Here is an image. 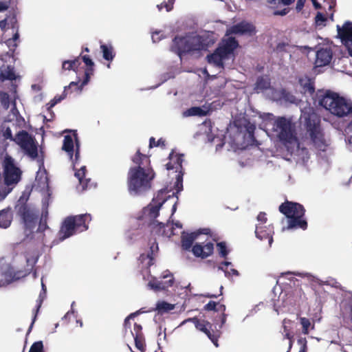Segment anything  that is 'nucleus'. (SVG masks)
<instances>
[{
    "instance_id": "obj_1",
    "label": "nucleus",
    "mask_w": 352,
    "mask_h": 352,
    "mask_svg": "<svg viewBox=\"0 0 352 352\" xmlns=\"http://www.w3.org/2000/svg\"><path fill=\"white\" fill-rule=\"evenodd\" d=\"M134 164L127 173V187L130 195H140L152 187V181L155 177L148 155L142 154L140 149L131 157Z\"/></svg>"
},
{
    "instance_id": "obj_2",
    "label": "nucleus",
    "mask_w": 352,
    "mask_h": 352,
    "mask_svg": "<svg viewBox=\"0 0 352 352\" xmlns=\"http://www.w3.org/2000/svg\"><path fill=\"white\" fill-rule=\"evenodd\" d=\"M318 104L338 118L352 115V101L327 89H318L314 98Z\"/></svg>"
},
{
    "instance_id": "obj_3",
    "label": "nucleus",
    "mask_w": 352,
    "mask_h": 352,
    "mask_svg": "<svg viewBox=\"0 0 352 352\" xmlns=\"http://www.w3.org/2000/svg\"><path fill=\"white\" fill-rule=\"evenodd\" d=\"M306 135L310 144L317 151L324 152L330 145V140L324 135L320 125V117L314 111L303 115Z\"/></svg>"
},
{
    "instance_id": "obj_4",
    "label": "nucleus",
    "mask_w": 352,
    "mask_h": 352,
    "mask_svg": "<svg viewBox=\"0 0 352 352\" xmlns=\"http://www.w3.org/2000/svg\"><path fill=\"white\" fill-rule=\"evenodd\" d=\"M76 141V149L74 151V140L72 137L70 135H66L64 137L63 139V143L62 146V149L65 151L69 157V160L72 162L74 169L75 171V176L77 177L79 182V184L81 186V190H86L87 189H90L92 186L93 183L91 181V179H87L85 178L86 175V166H82L79 169H77L76 168V165L78 163L79 158H80V150H79V144H78V140L77 137V133L74 134Z\"/></svg>"
},
{
    "instance_id": "obj_5",
    "label": "nucleus",
    "mask_w": 352,
    "mask_h": 352,
    "mask_svg": "<svg viewBox=\"0 0 352 352\" xmlns=\"http://www.w3.org/2000/svg\"><path fill=\"white\" fill-rule=\"evenodd\" d=\"M278 210L287 218V228L288 230L302 229L305 230L307 228V222L304 218L305 209L302 204L286 200L279 206Z\"/></svg>"
},
{
    "instance_id": "obj_6",
    "label": "nucleus",
    "mask_w": 352,
    "mask_h": 352,
    "mask_svg": "<svg viewBox=\"0 0 352 352\" xmlns=\"http://www.w3.org/2000/svg\"><path fill=\"white\" fill-rule=\"evenodd\" d=\"M91 217L89 214L67 217L61 223L58 231V237L63 241L78 232L86 231Z\"/></svg>"
},
{
    "instance_id": "obj_7",
    "label": "nucleus",
    "mask_w": 352,
    "mask_h": 352,
    "mask_svg": "<svg viewBox=\"0 0 352 352\" xmlns=\"http://www.w3.org/2000/svg\"><path fill=\"white\" fill-rule=\"evenodd\" d=\"M273 131L278 140L287 148L298 144L296 124L285 117H278L273 124Z\"/></svg>"
},
{
    "instance_id": "obj_8",
    "label": "nucleus",
    "mask_w": 352,
    "mask_h": 352,
    "mask_svg": "<svg viewBox=\"0 0 352 352\" xmlns=\"http://www.w3.org/2000/svg\"><path fill=\"white\" fill-rule=\"evenodd\" d=\"M170 50L179 56L190 52L201 50L200 38L175 36L173 40Z\"/></svg>"
},
{
    "instance_id": "obj_9",
    "label": "nucleus",
    "mask_w": 352,
    "mask_h": 352,
    "mask_svg": "<svg viewBox=\"0 0 352 352\" xmlns=\"http://www.w3.org/2000/svg\"><path fill=\"white\" fill-rule=\"evenodd\" d=\"M2 166L5 184L8 186L16 184L21 180L22 171L16 166L14 159L10 155H6Z\"/></svg>"
},
{
    "instance_id": "obj_10",
    "label": "nucleus",
    "mask_w": 352,
    "mask_h": 352,
    "mask_svg": "<svg viewBox=\"0 0 352 352\" xmlns=\"http://www.w3.org/2000/svg\"><path fill=\"white\" fill-rule=\"evenodd\" d=\"M16 142L30 157L35 159L38 156V150L33 138L25 131H21L16 137Z\"/></svg>"
},
{
    "instance_id": "obj_11",
    "label": "nucleus",
    "mask_w": 352,
    "mask_h": 352,
    "mask_svg": "<svg viewBox=\"0 0 352 352\" xmlns=\"http://www.w3.org/2000/svg\"><path fill=\"white\" fill-rule=\"evenodd\" d=\"M80 60H82L87 66L85 70V77L83 80L79 85L78 82H72L69 85V88L75 87L78 91H81L83 87L86 85L90 80L91 76L94 72V63L89 55H80Z\"/></svg>"
},
{
    "instance_id": "obj_12",
    "label": "nucleus",
    "mask_w": 352,
    "mask_h": 352,
    "mask_svg": "<svg viewBox=\"0 0 352 352\" xmlns=\"http://www.w3.org/2000/svg\"><path fill=\"white\" fill-rule=\"evenodd\" d=\"M188 320L193 322L197 329L204 333L216 347L219 346L218 338L219 336L214 333H211L212 324L210 322L205 320L199 319L197 317L189 318Z\"/></svg>"
},
{
    "instance_id": "obj_13",
    "label": "nucleus",
    "mask_w": 352,
    "mask_h": 352,
    "mask_svg": "<svg viewBox=\"0 0 352 352\" xmlns=\"http://www.w3.org/2000/svg\"><path fill=\"white\" fill-rule=\"evenodd\" d=\"M210 230L208 228L203 229L191 233H186L183 232L181 236L182 248L184 250H190L192 248L194 241L201 234H208Z\"/></svg>"
},
{
    "instance_id": "obj_14",
    "label": "nucleus",
    "mask_w": 352,
    "mask_h": 352,
    "mask_svg": "<svg viewBox=\"0 0 352 352\" xmlns=\"http://www.w3.org/2000/svg\"><path fill=\"white\" fill-rule=\"evenodd\" d=\"M191 250L195 256L206 258L213 254L214 244L212 242H208L205 245L201 243H196L192 246Z\"/></svg>"
},
{
    "instance_id": "obj_15",
    "label": "nucleus",
    "mask_w": 352,
    "mask_h": 352,
    "mask_svg": "<svg viewBox=\"0 0 352 352\" xmlns=\"http://www.w3.org/2000/svg\"><path fill=\"white\" fill-rule=\"evenodd\" d=\"M333 57V52L329 47H322L316 52L315 64L317 67L329 65Z\"/></svg>"
},
{
    "instance_id": "obj_16",
    "label": "nucleus",
    "mask_w": 352,
    "mask_h": 352,
    "mask_svg": "<svg viewBox=\"0 0 352 352\" xmlns=\"http://www.w3.org/2000/svg\"><path fill=\"white\" fill-rule=\"evenodd\" d=\"M166 274H164L162 276V278H170L168 280L163 281V280H159L156 278H153V280H150L148 283V286L156 291H160V290H165L168 287L173 286L174 283V278L173 277V275L168 272L166 271Z\"/></svg>"
},
{
    "instance_id": "obj_17",
    "label": "nucleus",
    "mask_w": 352,
    "mask_h": 352,
    "mask_svg": "<svg viewBox=\"0 0 352 352\" xmlns=\"http://www.w3.org/2000/svg\"><path fill=\"white\" fill-rule=\"evenodd\" d=\"M273 227L270 225L267 226L263 224H258L256 226V236L261 241L267 239L270 246H271L273 242Z\"/></svg>"
},
{
    "instance_id": "obj_18",
    "label": "nucleus",
    "mask_w": 352,
    "mask_h": 352,
    "mask_svg": "<svg viewBox=\"0 0 352 352\" xmlns=\"http://www.w3.org/2000/svg\"><path fill=\"white\" fill-rule=\"evenodd\" d=\"M18 214L27 227L32 226V225L34 223L36 219L34 213L25 204H21L19 206Z\"/></svg>"
},
{
    "instance_id": "obj_19",
    "label": "nucleus",
    "mask_w": 352,
    "mask_h": 352,
    "mask_svg": "<svg viewBox=\"0 0 352 352\" xmlns=\"http://www.w3.org/2000/svg\"><path fill=\"white\" fill-rule=\"evenodd\" d=\"M184 155L183 154H175L173 151L168 156L170 162L166 164V169L167 170H173L175 169L176 172H179V174L184 173L182 172V162L184 161Z\"/></svg>"
},
{
    "instance_id": "obj_20",
    "label": "nucleus",
    "mask_w": 352,
    "mask_h": 352,
    "mask_svg": "<svg viewBox=\"0 0 352 352\" xmlns=\"http://www.w3.org/2000/svg\"><path fill=\"white\" fill-rule=\"evenodd\" d=\"M255 27L250 23L241 22L233 25L230 30V33L231 34H252L255 32Z\"/></svg>"
},
{
    "instance_id": "obj_21",
    "label": "nucleus",
    "mask_w": 352,
    "mask_h": 352,
    "mask_svg": "<svg viewBox=\"0 0 352 352\" xmlns=\"http://www.w3.org/2000/svg\"><path fill=\"white\" fill-rule=\"evenodd\" d=\"M239 46L238 41L234 37H229L226 40H223V43L222 45L217 47L219 51H220L223 56H226V57L232 54L235 49H236Z\"/></svg>"
},
{
    "instance_id": "obj_22",
    "label": "nucleus",
    "mask_w": 352,
    "mask_h": 352,
    "mask_svg": "<svg viewBox=\"0 0 352 352\" xmlns=\"http://www.w3.org/2000/svg\"><path fill=\"white\" fill-rule=\"evenodd\" d=\"M299 84L302 88V92L305 94L313 96L315 93V85L314 80L305 76L299 79Z\"/></svg>"
},
{
    "instance_id": "obj_23",
    "label": "nucleus",
    "mask_w": 352,
    "mask_h": 352,
    "mask_svg": "<svg viewBox=\"0 0 352 352\" xmlns=\"http://www.w3.org/2000/svg\"><path fill=\"white\" fill-rule=\"evenodd\" d=\"M12 220V214L10 208L0 211V228H8Z\"/></svg>"
},
{
    "instance_id": "obj_24",
    "label": "nucleus",
    "mask_w": 352,
    "mask_h": 352,
    "mask_svg": "<svg viewBox=\"0 0 352 352\" xmlns=\"http://www.w3.org/2000/svg\"><path fill=\"white\" fill-rule=\"evenodd\" d=\"M226 56H223V54L219 51V49L214 51V53L208 54L207 56L208 62L209 63H213L214 65L217 67H223V60L226 58Z\"/></svg>"
},
{
    "instance_id": "obj_25",
    "label": "nucleus",
    "mask_w": 352,
    "mask_h": 352,
    "mask_svg": "<svg viewBox=\"0 0 352 352\" xmlns=\"http://www.w3.org/2000/svg\"><path fill=\"white\" fill-rule=\"evenodd\" d=\"M16 79V75L14 71V68L8 65L6 68L1 69L0 71V80L3 82L6 80H13Z\"/></svg>"
},
{
    "instance_id": "obj_26",
    "label": "nucleus",
    "mask_w": 352,
    "mask_h": 352,
    "mask_svg": "<svg viewBox=\"0 0 352 352\" xmlns=\"http://www.w3.org/2000/svg\"><path fill=\"white\" fill-rule=\"evenodd\" d=\"M102 57L108 61H112L116 56L111 45L102 44L100 45Z\"/></svg>"
},
{
    "instance_id": "obj_27",
    "label": "nucleus",
    "mask_w": 352,
    "mask_h": 352,
    "mask_svg": "<svg viewBox=\"0 0 352 352\" xmlns=\"http://www.w3.org/2000/svg\"><path fill=\"white\" fill-rule=\"evenodd\" d=\"M209 110H205L200 107H192L184 112L186 116H206L208 114Z\"/></svg>"
},
{
    "instance_id": "obj_28",
    "label": "nucleus",
    "mask_w": 352,
    "mask_h": 352,
    "mask_svg": "<svg viewBox=\"0 0 352 352\" xmlns=\"http://www.w3.org/2000/svg\"><path fill=\"white\" fill-rule=\"evenodd\" d=\"M270 87V81L267 78L259 76L255 83V89L256 91H264L269 89Z\"/></svg>"
},
{
    "instance_id": "obj_29",
    "label": "nucleus",
    "mask_w": 352,
    "mask_h": 352,
    "mask_svg": "<svg viewBox=\"0 0 352 352\" xmlns=\"http://www.w3.org/2000/svg\"><path fill=\"white\" fill-rule=\"evenodd\" d=\"M174 308L175 305L173 304L168 303L166 301H159L156 304L155 309L159 314H162L174 309Z\"/></svg>"
},
{
    "instance_id": "obj_30",
    "label": "nucleus",
    "mask_w": 352,
    "mask_h": 352,
    "mask_svg": "<svg viewBox=\"0 0 352 352\" xmlns=\"http://www.w3.org/2000/svg\"><path fill=\"white\" fill-rule=\"evenodd\" d=\"M153 246L151 247V252L146 254H141L138 261L143 263L145 261H147L146 267V268H149L151 266H152L154 264V257H153Z\"/></svg>"
},
{
    "instance_id": "obj_31",
    "label": "nucleus",
    "mask_w": 352,
    "mask_h": 352,
    "mask_svg": "<svg viewBox=\"0 0 352 352\" xmlns=\"http://www.w3.org/2000/svg\"><path fill=\"white\" fill-rule=\"evenodd\" d=\"M292 322L289 320L284 319L283 322V334L284 338H291L292 336L294 335L292 327H291Z\"/></svg>"
},
{
    "instance_id": "obj_32",
    "label": "nucleus",
    "mask_w": 352,
    "mask_h": 352,
    "mask_svg": "<svg viewBox=\"0 0 352 352\" xmlns=\"http://www.w3.org/2000/svg\"><path fill=\"white\" fill-rule=\"evenodd\" d=\"M135 347L143 352L145 349V340L144 335L138 334L133 335Z\"/></svg>"
},
{
    "instance_id": "obj_33",
    "label": "nucleus",
    "mask_w": 352,
    "mask_h": 352,
    "mask_svg": "<svg viewBox=\"0 0 352 352\" xmlns=\"http://www.w3.org/2000/svg\"><path fill=\"white\" fill-rule=\"evenodd\" d=\"M327 21V16L324 14H322L320 12H318L315 16L316 26L320 27V28L324 27V26H326Z\"/></svg>"
},
{
    "instance_id": "obj_34",
    "label": "nucleus",
    "mask_w": 352,
    "mask_h": 352,
    "mask_svg": "<svg viewBox=\"0 0 352 352\" xmlns=\"http://www.w3.org/2000/svg\"><path fill=\"white\" fill-rule=\"evenodd\" d=\"M0 102L4 109L7 110L10 107V98L8 93L0 92Z\"/></svg>"
},
{
    "instance_id": "obj_35",
    "label": "nucleus",
    "mask_w": 352,
    "mask_h": 352,
    "mask_svg": "<svg viewBox=\"0 0 352 352\" xmlns=\"http://www.w3.org/2000/svg\"><path fill=\"white\" fill-rule=\"evenodd\" d=\"M69 91H70L71 93L73 91H75L77 93H80V91H78L77 89L75 87H72L71 89H69V85H68V86L65 87L64 91H63V94L60 96H56L53 98L54 100H55L56 102V103L60 102L61 100H64L67 97V94L69 93Z\"/></svg>"
},
{
    "instance_id": "obj_36",
    "label": "nucleus",
    "mask_w": 352,
    "mask_h": 352,
    "mask_svg": "<svg viewBox=\"0 0 352 352\" xmlns=\"http://www.w3.org/2000/svg\"><path fill=\"white\" fill-rule=\"evenodd\" d=\"M43 296H42V293H41L39 294V296L38 298V299L36 300V307L35 309L33 310V312H34V316H33V318H32V324L30 325V327H32V326L33 325V324L34 323L36 319V317H37V314L39 311V309L42 305V303H43Z\"/></svg>"
},
{
    "instance_id": "obj_37",
    "label": "nucleus",
    "mask_w": 352,
    "mask_h": 352,
    "mask_svg": "<svg viewBox=\"0 0 352 352\" xmlns=\"http://www.w3.org/2000/svg\"><path fill=\"white\" fill-rule=\"evenodd\" d=\"M267 3L272 8L277 7L279 4L284 6H290L294 2V0H266Z\"/></svg>"
},
{
    "instance_id": "obj_38",
    "label": "nucleus",
    "mask_w": 352,
    "mask_h": 352,
    "mask_svg": "<svg viewBox=\"0 0 352 352\" xmlns=\"http://www.w3.org/2000/svg\"><path fill=\"white\" fill-rule=\"evenodd\" d=\"M217 247L220 256L226 258L228 254L226 243L223 241L217 243Z\"/></svg>"
},
{
    "instance_id": "obj_39",
    "label": "nucleus",
    "mask_w": 352,
    "mask_h": 352,
    "mask_svg": "<svg viewBox=\"0 0 352 352\" xmlns=\"http://www.w3.org/2000/svg\"><path fill=\"white\" fill-rule=\"evenodd\" d=\"M164 202V200L161 203H158L155 206H151L149 208V215L151 217L156 218L159 216L160 208L162 207Z\"/></svg>"
},
{
    "instance_id": "obj_40",
    "label": "nucleus",
    "mask_w": 352,
    "mask_h": 352,
    "mask_svg": "<svg viewBox=\"0 0 352 352\" xmlns=\"http://www.w3.org/2000/svg\"><path fill=\"white\" fill-rule=\"evenodd\" d=\"M256 129V126L254 124H248L246 126V131L248 133V138L250 139L252 143L256 142V138L254 137V131Z\"/></svg>"
},
{
    "instance_id": "obj_41",
    "label": "nucleus",
    "mask_w": 352,
    "mask_h": 352,
    "mask_svg": "<svg viewBox=\"0 0 352 352\" xmlns=\"http://www.w3.org/2000/svg\"><path fill=\"white\" fill-rule=\"evenodd\" d=\"M166 141L163 138H160L157 141H155V139L153 137H151L149 140V147H157L162 146L165 147Z\"/></svg>"
},
{
    "instance_id": "obj_42",
    "label": "nucleus",
    "mask_w": 352,
    "mask_h": 352,
    "mask_svg": "<svg viewBox=\"0 0 352 352\" xmlns=\"http://www.w3.org/2000/svg\"><path fill=\"white\" fill-rule=\"evenodd\" d=\"M29 352H44L43 342L37 341L34 342L30 346Z\"/></svg>"
},
{
    "instance_id": "obj_43",
    "label": "nucleus",
    "mask_w": 352,
    "mask_h": 352,
    "mask_svg": "<svg viewBox=\"0 0 352 352\" xmlns=\"http://www.w3.org/2000/svg\"><path fill=\"white\" fill-rule=\"evenodd\" d=\"M17 2L14 1H10V0H4L3 1H0V12H3L10 6L14 5V3H16Z\"/></svg>"
},
{
    "instance_id": "obj_44",
    "label": "nucleus",
    "mask_w": 352,
    "mask_h": 352,
    "mask_svg": "<svg viewBox=\"0 0 352 352\" xmlns=\"http://www.w3.org/2000/svg\"><path fill=\"white\" fill-rule=\"evenodd\" d=\"M183 175L184 173L178 174L176 177L175 187L177 188V193L183 189Z\"/></svg>"
},
{
    "instance_id": "obj_45",
    "label": "nucleus",
    "mask_w": 352,
    "mask_h": 352,
    "mask_svg": "<svg viewBox=\"0 0 352 352\" xmlns=\"http://www.w3.org/2000/svg\"><path fill=\"white\" fill-rule=\"evenodd\" d=\"M137 313H132L131 314H129L125 319H124V331L125 332H126V329H130L131 328V322H130V319L131 318H133L135 316H137ZM126 335V333H124V336Z\"/></svg>"
},
{
    "instance_id": "obj_46",
    "label": "nucleus",
    "mask_w": 352,
    "mask_h": 352,
    "mask_svg": "<svg viewBox=\"0 0 352 352\" xmlns=\"http://www.w3.org/2000/svg\"><path fill=\"white\" fill-rule=\"evenodd\" d=\"M307 340L305 338H300L298 340V344L300 346V349L298 352H307Z\"/></svg>"
},
{
    "instance_id": "obj_47",
    "label": "nucleus",
    "mask_w": 352,
    "mask_h": 352,
    "mask_svg": "<svg viewBox=\"0 0 352 352\" xmlns=\"http://www.w3.org/2000/svg\"><path fill=\"white\" fill-rule=\"evenodd\" d=\"M218 303L214 301H210L208 303L204 305V309L205 311H217V306Z\"/></svg>"
},
{
    "instance_id": "obj_48",
    "label": "nucleus",
    "mask_w": 352,
    "mask_h": 352,
    "mask_svg": "<svg viewBox=\"0 0 352 352\" xmlns=\"http://www.w3.org/2000/svg\"><path fill=\"white\" fill-rule=\"evenodd\" d=\"M151 37L153 43H157L164 38L161 31H155L153 32Z\"/></svg>"
},
{
    "instance_id": "obj_49",
    "label": "nucleus",
    "mask_w": 352,
    "mask_h": 352,
    "mask_svg": "<svg viewBox=\"0 0 352 352\" xmlns=\"http://www.w3.org/2000/svg\"><path fill=\"white\" fill-rule=\"evenodd\" d=\"M175 2V0H168V2L164 1L161 4L163 6V8H164L167 12H170L173 10Z\"/></svg>"
},
{
    "instance_id": "obj_50",
    "label": "nucleus",
    "mask_w": 352,
    "mask_h": 352,
    "mask_svg": "<svg viewBox=\"0 0 352 352\" xmlns=\"http://www.w3.org/2000/svg\"><path fill=\"white\" fill-rule=\"evenodd\" d=\"M3 136L6 140H10L16 142V138L12 136V131L10 127H7L3 131Z\"/></svg>"
},
{
    "instance_id": "obj_51",
    "label": "nucleus",
    "mask_w": 352,
    "mask_h": 352,
    "mask_svg": "<svg viewBox=\"0 0 352 352\" xmlns=\"http://www.w3.org/2000/svg\"><path fill=\"white\" fill-rule=\"evenodd\" d=\"M48 228L47 225V220H43V216L41 217L38 232H44Z\"/></svg>"
},
{
    "instance_id": "obj_52",
    "label": "nucleus",
    "mask_w": 352,
    "mask_h": 352,
    "mask_svg": "<svg viewBox=\"0 0 352 352\" xmlns=\"http://www.w3.org/2000/svg\"><path fill=\"white\" fill-rule=\"evenodd\" d=\"M300 323H301V324L302 326V328H303V332L305 333H307V331H308V328L310 326L309 320L308 319L305 318H300Z\"/></svg>"
},
{
    "instance_id": "obj_53",
    "label": "nucleus",
    "mask_w": 352,
    "mask_h": 352,
    "mask_svg": "<svg viewBox=\"0 0 352 352\" xmlns=\"http://www.w3.org/2000/svg\"><path fill=\"white\" fill-rule=\"evenodd\" d=\"M62 69L74 71L72 60H64L62 64Z\"/></svg>"
},
{
    "instance_id": "obj_54",
    "label": "nucleus",
    "mask_w": 352,
    "mask_h": 352,
    "mask_svg": "<svg viewBox=\"0 0 352 352\" xmlns=\"http://www.w3.org/2000/svg\"><path fill=\"white\" fill-rule=\"evenodd\" d=\"M133 329H134V331H135L134 333L131 331V334L133 336V335H138V334L144 335L142 331V326L140 324L135 323L134 324Z\"/></svg>"
},
{
    "instance_id": "obj_55",
    "label": "nucleus",
    "mask_w": 352,
    "mask_h": 352,
    "mask_svg": "<svg viewBox=\"0 0 352 352\" xmlns=\"http://www.w3.org/2000/svg\"><path fill=\"white\" fill-rule=\"evenodd\" d=\"M224 273H225V276H227V277H230L231 276H239V272L235 270V269H231L230 271H228V270H224Z\"/></svg>"
},
{
    "instance_id": "obj_56",
    "label": "nucleus",
    "mask_w": 352,
    "mask_h": 352,
    "mask_svg": "<svg viewBox=\"0 0 352 352\" xmlns=\"http://www.w3.org/2000/svg\"><path fill=\"white\" fill-rule=\"evenodd\" d=\"M257 219L258 221H261V224H263L266 223L267 219L266 217V214L263 212H261L258 216H257Z\"/></svg>"
},
{
    "instance_id": "obj_57",
    "label": "nucleus",
    "mask_w": 352,
    "mask_h": 352,
    "mask_svg": "<svg viewBox=\"0 0 352 352\" xmlns=\"http://www.w3.org/2000/svg\"><path fill=\"white\" fill-rule=\"evenodd\" d=\"M306 0H297L296 10L298 12H300L305 3Z\"/></svg>"
},
{
    "instance_id": "obj_58",
    "label": "nucleus",
    "mask_w": 352,
    "mask_h": 352,
    "mask_svg": "<svg viewBox=\"0 0 352 352\" xmlns=\"http://www.w3.org/2000/svg\"><path fill=\"white\" fill-rule=\"evenodd\" d=\"M289 8H284L281 10H275L274 12V15L285 16L289 12Z\"/></svg>"
},
{
    "instance_id": "obj_59",
    "label": "nucleus",
    "mask_w": 352,
    "mask_h": 352,
    "mask_svg": "<svg viewBox=\"0 0 352 352\" xmlns=\"http://www.w3.org/2000/svg\"><path fill=\"white\" fill-rule=\"evenodd\" d=\"M80 61H81V60H80V56L72 60L74 71H76L80 66Z\"/></svg>"
},
{
    "instance_id": "obj_60",
    "label": "nucleus",
    "mask_w": 352,
    "mask_h": 352,
    "mask_svg": "<svg viewBox=\"0 0 352 352\" xmlns=\"http://www.w3.org/2000/svg\"><path fill=\"white\" fill-rule=\"evenodd\" d=\"M223 289V287L221 285L220 287V294L219 295L210 294L208 293V294H203L202 296L206 297V298H217L219 296L222 294V292L221 291H222Z\"/></svg>"
},
{
    "instance_id": "obj_61",
    "label": "nucleus",
    "mask_w": 352,
    "mask_h": 352,
    "mask_svg": "<svg viewBox=\"0 0 352 352\" xmlns=\"http://www.w3.org/2000/svg\"><path fill=\"white\" fill-rule=\"evenodd\" d=\"M56 102L54 100V99L51 100L47 104V109L49 112H52V109L56 104Z\"/></svg>"
},
{
    "instance_id": "obj_62",
    "label": "nucleus",
    "mask_w": 352,
    "mask_h": 352,
    "mask_svg": "<svg viewBox=\"0 0 352 352\" xmlns=\"http://www.w3.org/2000/svg\"><path fill=\"white\" fill-rule=\"evenodd\" d=\"M231 265V263L229 261H223L221 263V265L219 266V270H222L224 272V270H227V269H224V266L228 267V265Z\"/></svg>"
},
{
    "instance_id": "obj_63",
    "label": "nucleus",
    "mask_w": 352,
    "mask_h": 352,
    "mask_svg": "<svg viewBox=\"0 0 352 352\" xmlns=\"http://www.w3.org/2000/svg\"><path fill=\"white\" fill-rule=\"evenodd\" d=\"M285 46L286 45L284 43H278L276 46V50L280 52L284 51Z\"/></svg>"
},
{
    "instance_id": "obj_64",
    "label": "nucleus",
    "mask_w": 352,
    "mask_h": 352,
    "mask_svg": "<svg viewBox=\"0 0 352 352\" xmlns=\"http://www.w3.org/2000/svg\"><path fill=\"white\" fill-rule=\"evenodd\" d=\"M313 6L316 9H320L321 5L317 1V0H311Z\"/></svg>"
}]
</instances>
